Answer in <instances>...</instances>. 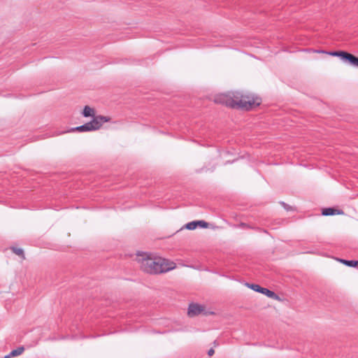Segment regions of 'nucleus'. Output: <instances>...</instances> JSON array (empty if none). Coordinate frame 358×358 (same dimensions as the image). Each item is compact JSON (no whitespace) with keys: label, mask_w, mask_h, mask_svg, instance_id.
Listing matches in <instances>:
<instances>
[{"label":"nucleus","mask_w":358,"mask_h":358,"mask_svg":"<svg viewBox=\"0 0 358 358\" xmlns=\"http://www.w3.org/2000/svg\"><path fill=\"white\" fill-rule=\"evenodd\" d=\"M137 262L141 269L150 274H159L168 272L176 267V264L166 259L151 257L147 254L138 255Z\"/></svg>","instance_id":"nucleus-1"},{"label":"nucleus","mask_w":358,"mask_h":358,"mask_svg":"<svg viewBox=\"0 0 358 358\" xmlns=\"http://www.w3.org/2000/svg\"><path fill=\"white\" fill-rule=\"evenodd\" d=\"M215 102L226 105L230 108L251 109L255 106L260 104L259 99L251 97L248 95H244L241 92L233 93L232 96L229 94H220L215 97Z\"/></svg>","instance_id":"nucleus-2"},{"label":"nucleus","mask_w":358,"mask_h":358,"mask_svg":"<svg viewBox=\"0 0 358 358\" xmlns=\"http://www.w3.org/2000/svg\"><path fill=\"white\" fill-rule=\"evenodd\" d=\"M99 129L98 123L96 122V120H92L86 124H84L83 125L75 127L71 129V131H79V132H85V131H95Z\"/></svg>","instance_id":"nucleus-3"},{"label":"nucleus","mask_w":358,"mask_h":358,"mask_svg":"<svg viewBox=\"0 0 358 358\" xmlns=\"http://www.w3.org/2000/svg\"><path fill=\"white\" fill-rule=\"evenodd\" d=\"M249 287L252 289H253L256 292H258L259 293H262L270 298H272V299L278 298V296L275 292H273V291H271L266 288L262 287L259 285L252 284V285H249Z\"/></svg>","instance_id":"nucleus-4"},{"label":"nucleus","mask_w":358,"mask_h":358,"mask_svg":"<svg viewBox=\"0 0 358 358\" xmlns=\"http://www.w3.org/2000/svg\"><path fill=\"white\" fill-rule=\"evenodd\" d=\"M204 310L203 306L197 303H191L189 306L187 314L190 317H194L201 314Z\"/></svg>","instance_id":"nucleus-5"},{"label":"nucleus","mask_w":358,"mask_h":358,"mask_svg":"<svg viewBox=\"0 0 358 358\" xmlns=\"http://www.w3.org/2000/svg\"><path fill=\"white\" fill-rule=\"evenodd\" d=\"M343 62H348L351 66L358 67V57L346 52Z\"/></svg>","instance_id":"nucleus-6"},{"label":"nucleus","mask_w":358,"mask_h":358,"mask_svg":"<svg viewBox=\"0 0 358 358\" xmlns=\"http://www.w3.org/2000/svg\"><path fill=\"white\" fill-rule=\"evenodd\" d=\"M343 212L342 210H337V209H335L333 208H324L322 210V215H326V216L333 215H339V214H343Z\"/></svg>","instance_id":"nucleus-7"},{"label":"nucleus","mask_w":358,"mask_h":358,"mask_svg":"<svg viewBox=\"0 0 358 358\" xmlns=\"http://www.w3.org/2000/svg\"><path fill=\"white\" fill-rule=\"evenodd\" d=\"M93 120H96L98 123L99 129L101 127L103 122H106L110 121V118L108 117L98 115L93 118Z\"/></svg>","instance_id":"nucleus-8"},{"label":"nucleus","mask_w":358,"mask_h":358,"mask_svg":"<svg viewBox=\"0 0 358 358\" xmlns=\"http://www.w3.org/2000/svg\"><path fill=\"white\" fill-rule=\"evenodd\" d=\"M338 260H339V262H341L343 264H345L346 266H350V267H357V266H358V261L346 260V259H340Z\"/></svg>","instance_id":"nucleus-9"},{"label":"nucleus","mask_w":358,"mask_h":358,"mask_svg":"<svg viewBox=\"0 0 358 358\" xmlns=\"http://www.w3.org/2000/svg\"><path fill=\"white\" fill-rule=\"evenodd\" d=\"M83 115L84 117H90L94 115V109L90 108L88 106H85L83 112Z\"/></svg>","instance_id":"nucleus-10"},{"label":"nucleus","mask_w":358,"mask_h":358,"mask_svg":"<svg viewBox=\"0 0 358 358\" xmlns=\"http://www.w3.org/2000/svg\"><path fill=\"white\" fill-rule=\"evenodd\" d=\"M345 53H346L345 51H334V52H328V54L330 55L339 57L343 61L344 59Z\"/></svg>","instance_id":"nucleus-11"},{"label":"nucleus","mask_w":358,"mask_h":358,"mask_svg":"<svg viewBox=\"0 0 358 358\" xmlns=\"http://www.w3.org/2000/svg\"><path fill=\"white\" fill-rule=\"evenodd\" d=\"M11 250L12 251L17 255L20 256L22 257V259H25V257H24V251L21 248H15V247H13L11 248Z\"/></svg>","instance_id":"nucleus-12"},{"label":"nucleus","mask_w":358,"mask_h":358,"mask_svg":"<svg viewBox=\"0 0 358 358\" xmlns=\"http://www.w3.org/2000/svg\"><path fill=\"white\" fill-rule=\"evenodd\" d=\"M24 350V349L23 347H20L15 350H12L10 352V355L13 357L20 355L23 352Z\"/></svg>","instance_id":"nucleus-13"},{"label":"nucleus","mask_w":358,"mask_h":358,"mask_svg":"<svg viewBox=\"0 0 358 358\" xmlns=\"http://www.w3.org/2000/svg\"><path fill=\"white\" fill-rule=\"evenodd\" d=\"M185 228L189 230H194L196 228V223L195 221L190 222L185 224Z\"/></svg>","instance_id":"nucleus-14"},{"label":"nucleus","mask_w":358,"mask_h":358,"mask_svg":"<svg viewBox=\"0 0 358 358\" xmlns=\"http://www.w3.org/2000/svg\"><path fill=\"white\" fill-rule=\"evenodd\" d=\"M195 222L196 223V227H200L201 228H207L208 227V223L203 220H197Z\"/></svg>","instance_id":"nucleus-15"},{"label":"nucleus","mask_w":358,"mask_h":358,"mask_svg":"<svg viewBox=\"0 0 358 358\" xmlns=\"http://www.w3.org/2000/svg\"><path fill=\"white\" fill-rule=\"evenodd\" d=\"M215 351L213 348H210L208 352V355L209 356H212L213 354H214Z\"/></svg>","instance_id":"nucleus-16"},{"label":"nucleus","mask_w":358,"mask_h":358,"mask_svg":"<svg viewBox=\"0 0 358 358\" xmlns=\"http://www.w3.org/2000/svg\"><path fill=\"white\" fill-rule=\"evenodd\" d=\"M282 206H283L285 208H287V204H285L284 202H282Z\"/></svg>","instance_id":"nucleus-17"},{"label":"nucleus","mask_w":358,"mask_h":358,"mask_svg":"<svg viewBox=\"0 0 358 358\" xmlns=\"http://www.w3.org/2000/svg\"><path fill=\"white\" fill-rule=\"evenodd\" d=\"M12 357V356L10 355V353L9 355H8L5 356V357H4V358H10V357Z\"/></svg>","instance_id":"nucleus-18"}]
</instances>
